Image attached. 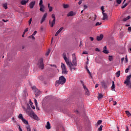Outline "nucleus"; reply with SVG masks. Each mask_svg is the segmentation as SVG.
I'll return each instance as SVG.
<instances>
[{"label":"nucleus","mask_w":131,"mask_h":131,"mask_svg":"<svg viewBox=\"0 0 131 131\" xmlns=\"http://www.w3.org/2000/svg\"><path fill=\"white\" fill-rule=\"evenodd\" d=\"M66 82V79L64 76H61L59 77V80L56 81L55 82V86H59L60 84H64Z\"/></svg>","instance_id":"obj_1"},{"label":"nucleus","mask_w":131,"mask_h":131,"mask_svg":"<svg viewBox=\"0 0 131 131\" xmlns=\"http://www.w3.org/2000/svg\"><path fill=\"white\" fill-rule=\"evenodd\" d=\"M63 58L68 66L71 68V69H72V66H73V64H72V62H71V60H70L69 59H68L66 57V53H63Z\"/></svg>","instance_id":"obj_2"},{"label":"nucleus","mask_w":131,"mask_h":131,"mask_svg":"<svg viewBox=\"0 0 131 131\" xmlns=\"http://www.w3.org/2000/svg\"><path fill=\"white\" fill-rule=\"evenodd\" d=\"M52 19H53L52 21L51 20H49V24L51 27H53L54 25H55V23H56V16L55 14H53L51 15Z\"/></svg>","instance_id":"obj_3"},{"label":"nucleus","mask_w":131,"mask_h":131,"mask_svg":"<svg viewBox=\"0 0 131 131\" xmlns=\"http://www.w3.org/2000/svg\"><path fill=\"white\" fill-rule=\"evenodd\" d=\"M61 68L62 69V74H67V73H68V71H67L66 66H65L63 62L61 63Z\"/></svg>","instance_id":"obj_4"},{"label":"nucleus","mask_w":131,"mask_h":131,"mask_svg":"<svg viewBox=\"0 0 131 131\" xmlns=\"http://www.w3.org/2000/svg\"><path fill=\"white\" fill-rule=\"evenodd\" d=\"M18 118L20 119V120H21L25 124H28V121L26 120V119H24V118L23 117V115H22V114H20L19 115Z\"/></svg>","instance_id":"obj_5"},{"label":"nucleus","mask_w":131,"mask_h":131,"mask_svg":"<svg viewBox=\"0 0 131 131\" xmlns=\"http://www.w3.org/2000/svg\"><path fill=\"white\" fill-rule=\"evenodd\" d=\"M29 116H30V117H32V118H34L35 120H38V117H37V116L35 114L34 112H31L30 113Z\"/></svg>","instance_id":"obj_6"},{"label":"nucleus","mask_w":131,"mask_h":131,"mask_svg":"<svg viewBox=\"0 0 131 131\" xmlns=\"http://www.w3.org/2000/svg\"><path fill=\"white\" fill-rule=\"evenodd\" d=\"M38 64L39 68H40V69H43V59L42 58L39 59Z\"/></svg>","instance_id":"obj_7"},{"label":"nucleus","mask_w":131,"mask_h":131,"mask_svg":"<svg viewBox=\"0 0 131 131\" xmlns=\"http://www.w3.org/2000/svg\"><path fill=\"white\" fill-rule=\"evenodd\" d=\"M48 16V13H46L43 14V16L42 17L41 20H40V24H42L45 21H46V18Z\"/></svg>","instance_id":"obj_8"},{"label":"nucleus","mask_w":131,"mask_h":131,"mask_svg":"<svg viewBox=\"0 0 131 131\" xmlns=\"http://www.w3.org/2000/svg\"><path fill=\"white\" fill-rule=\"evenodd\" d=\"M83 89L85 91V95L88 96L89 97L90 95V91H89V89H88V88H86V86H84Z\"/></svg>","instance_id":"obj_9"},{"label":"nucleus","mask_w":131,"mask_h":131,"mask_svg":"<svg viewBox=\"0 0 131 131\" xmlns=\"http://www.w3.org/2000/svg\"><path fill=\"white\" fill-rule=\"evenodd\" d=\"M35 5V1H33L30 3L29 7L30 9H33Z\"/></svg>","instance_id":"obj_10"},{"label":"nucleus","mask_w":131,"mask_h":131,"mask_svg":"<svg viewBox=\"0 0 131 131\" xmlns=\"http://www.w3.org/2000/svg\"><path fill=\"white\" fill-rule=\"evenodd\" d=\"M63 29H64V28L63 27H61L55 33V36H58L59 33H60V32H61Z\"/></svg>","instance_id":"obj_11"},{"label":"nucleus","mask_w":131,"mask_h":131,"mask_svg":"<svg viewBox=\"0 0 131 131\" xmlns=\"http://www.w3.org/2000/svg\"><path fill=\"white\" fill-rule=\"evenodd\" d=\"M102 14L103 16V20H107L108 19V15H107V13L102 12Z\"/></svg>","instance_id":"obj_12"},{"label":"nucleus","mask_w":131,"mask_h":131,"mask_svg":"<svg viewBox=\"0 0 131 131\" xmlns=\"http://www.w3.org/2000/svg\"><path fill=\"white\" fill-rule=\"evenodd\" d=\"M72 64L74 66H77V61H76V58H73Z\"/></svg>","instance_id":"obj_13"},{"label":"nucleus","mask_w":131,"mask_h":131,"mask_svg":"<svg viewBox=\"0 0 131 131\" xmlns=\"http://www.w3.org/2000/svg\"><path fill=\"white\" fill-rule=\"evenodd\" d=\"M103 53H104V54H109V51L107 50V47L104 46V47L103 48Z\"/></svg>","instance_id":"obj_14"},{"label":"nucleus","mask_w":131,"mask_h":131,"mask_svg":"<svg viewBox=\"0 0 131 131\" xmlns=\"http://www.w3.org/2000/svg\"><path fill=\"white\" fill-rule=\"evenodd\" d=\"M35 93V96L36 97H38V96H39L40 94H41V92H40V91L38 90H37V91Z\"/></svg>","instance_id":"obj_15"},{"label":"nucleus","mask_w":131,"mask_h":131,"mask_svg":"<svg viewBox=\"0 0 131 131\" xmlns=\"http://www.w3.org/2000/svg\"><path fill=\"white\" fill-rule=\"evenodd\" d=\"M46 127L47 129H51V124H50V122H49V121L47 122Z\"/></svg>","instance_id":"obj_16"},{"label":"nucleus","mask_w":131,"mask_h":131,"mask_svg":"<svg viewBox=\"0 0 131 131\" xmlns=\"http://www.w3.org/2000/svg\"><path fill=\"white\" fill-rule=\"evenodd\" d=\"M29 2V0H22L20 2L21 5H26L27 3H28Z\"/></svg>","instance_id":"obj_17"},{"label":"nucleus","mask_w":131,"mask_h":131,"mask_svg":"<svg viewBox=\"0 0 131 131\" xmlns=\"http://www.w3.org/2000/svg\"><path fill=\"white\" fill-rule=\"evenodd\" d=\"M101 85L102 88H104V89H107V85L106 84L105 81H103L101 82Z\"/></svg>","instance_id":"obj_18"},{"label":"nucleus","mask_w":131,"mask_h":131,"mask_svg":"<svg viewBox=\"0 0 131 131\" xmlns=\"http://www.w3.org/2000/svg\"><path fill=\"white\" fill-rule=\"evenodd\" d=\"M102 39H103V35L102 34H101V35H100L99 36L97 37V40H98V41L100 40H102Z\"/></svg>","instance_id":"obj_19"},{"label":"nucleus","mask_w":131,"mask_h":131,"mask_svg":"<svg viewBox=\"0 0 131 131\" xmlns=\"http://www.w3.org/2000/svg\"><path fill=\"white\" fill-rule=\"evenodd\" d=\"M111 90H112V91H115V84H114V81H113L112 82V85L111 86Z\"/></svg>","instance_id":"obj_20"},{"label":"nucleus","mask_w":131,"mask_h":131,"mask_svg":"<svg viewBox=\"0 0 131 131\" xmlns=\"http://www.w3.org/2000/svg\"><path fill=\"white\" fill-rule=\"evenodd\" d=\"M74 15V13L73 12V11H71L68 14H67V16L68 17H70L71 16H72Z\"/></svg>","instance_id":"obj_21"},{"label":"nucleus","mask_w":131,"mask_h":131,"mask_svg":"<svg viewBox=\"0 0 131 131\" xmlns=\"http://www.w3.org/2000/svg\"><path fill=\"white\" fill-rule=\"evenodd\" d=\"M130 80L126 79L125 81L124 82V84H126V85H128L129 84Z\"/></svg>","instance_id":"obj_22"},{"label":"nucleus","mask_w":131,"mask_h":131,"mask_svg":"<svg viewBox=\"0 0 131 131\" xmlns=\"http://www.w3.org/2000/svg\"><path fill=\"white\" fill-rule=\"evenodd\" d=\"M103 97H104V95H103L102 94H99L98 96V100H101V99H102Z\"/></svg>","instance_id":"obj_23"},{"label":"nucleus","mask_w":131,"mask_h":131,"mask_svg":"<svg viewBox=\"0 0 131 131\" xmlns=\"http://www.w3.org/2000/svg\"><path fill=\"white\" fill-rule=\"evenodd\" d=\"M40 11L41 12H45V6L43 5H41V6H40Z\"/></svg>","instance_id":"obj_24"},{"label":"nucleus","mask_w":131,"mask_h":131,"mask_svg":"<svg viewBox=\"0 0 131 131\" xmlns=\"http://www.w3.org/2000/svg\"><path fill=\"white\" fill-rule=\"evenodd\" d=\"M129 19H130V16L128 15L127 17L124 18L123 21H127V20H129Z\"/></svg>","instance_id":"obj_25"},{"label":"nucleus","mask_w":131,"mask_h":131,"mask_svg":"<svg viewBox=\"0 0 131 131\" xmlns=\"http://www.w3.org/2000/svg\"><path fill=\"white\" fill-rule=\"evenodd\" d=\"M48 9L49 12H52L53 11V7L51 6H50V3L48 4Z\"/></svg>","instance_id":"obj_26"},{"label":"nucleus","mask_w":131,"mask_h":131,"mask_svg":"<svg viewBox=\"0 0 131 131\" xmlns=\"http://www.w3.org/2000/svg\"><path fill=\"white\" fill-rule=\"evenodd\" d=\"M116 77H119V76H120V71H119L116 73Z\"/></svg>","instance_id":"obj_27"},{"label":"nucleus","mask_w":131,"mask_h":131,"mask_svg":"<svg viewBox=\"0 0 131 131\" xmlns=\"http://www.w3.org/2000/svg\"><path fill=\"white\" fill-rule=\"evenodd\" d=\"M32 89L35 92V93H36V91H37V89H36V86H32Z\"/></svg>","instance_id":"obj_28"},{"label":"nucleus","mask_w":131,"mask_h":131,"mask_svg":"<svg viewBox=\"0 0 131 131\" xmlns=\"http://www.w3.org/2000/svg\"><path fill=\"white\" fill-rule=\"evenodd\" d=\"M63 7L64 9H67V8H69V5L63 4Z\"/></svg>","instance_id":"obj_29"},{"label":"nucleus","mask_w":131,"mask_h":131,"mask_svg":"<svg viewBox=\"0 0 131 131\" xmlns=\"http://www.w3.org/2000/svg\"><path fill=\"white\" fill-rule=\"evenodd\" d=\"M50 53H51V50L50 49L48 50V52L46 53V56L48 57L49 55H50Z\"/></svg>","instance_id":"obj_30"},{"label":"nucleus","mask_w":131,"mask_h":131,"mask_svg":"<svg viewBox=\"0 0 131 131\" xmlns=\"http://www.w3.org/2000/svg\"><path fill=\"white\" fill-rule=\"evenodd\" d=\"M130 68V66H129L128 67L127 69H126V70H125V73H128V70H129Z\"/></svg>","instance_id":"obj_31"},{"label":"nucleus","mask_w":131,"mask_h":131,"mask_svg":"<svg viewBox=\"0 0 131 131\" xmlns=\"http://www.w3.org/2000/svg\"><path fill=\"white\" fill-rule=\"evenodd\" d=\"M3 8L5 9V10H7L8 9V4H5L3 5Z\"/></svg>","instance_id":"obj_32"},{"label":"nucleus","mask_w":131,"mask_h":131,"mask_svg":"<svg viewBox=\"0 0 131 131\" xmlns=\"http://www.w3.org/2000/svg\"><path fill=\"white\" fill-rule=\"evenodd\" d=\"M108 60L109 61H112V60H113V57H112V56H108Z\"/></svg>","instance_id":"obj_33"},{"label":"nucleus","mask_w":131,"mask_h":131,"mask_svg":"<svg viewBox=\"0 0 131 131\" xmlns=\"http://www.w3.org/2000/svg\"><path fill=\"white\" fill-rule=\"evenodd\" d=\"M42 3H43L42 0H40V3H39V5L40 7H41V6H43V5H42Z\"/></svg>","instance_id":"obj_34"},{"label":"nucleus","mask_w":131,"mask_h":131,"mask_svg":"<svg viewBox=\"0 0 131 131\" xmlns=\"http://www.w3.org/2000/svg\"><path fill=\"white\" fill-rule=\"evenodd\" d=\"M101 24H102V23L101 22H97L96 23L95 26H99V25H101Z\"/></svg>","instance_id":"obj_35"},{"label":"nucleus","mask_w":131,"mask_h":131,"mask_svg":"<svg viewBox=\"0 0 131 131\" xmlns=\"http://www.w3.org/2000/svg\"><path fill=\"white\" fill-rule=\"evenodd\" d=\"M103 128V126L101 125L99 128H98V131H102V129Z\"/></svg>","instance_id":"obj_36"},{"label":"nucleus","mask_w":131,"mask_h":131,"mask_svg":"<svg viewBox=\"0 0 131 131\" xmlns=\"http://www.w3.org/2000/svg\"><path fill=\"white\" fill-rule=\"evenodd\" d=\"M34 103H35V106H37V100H36V99L35 98H34Z\"/></svg>","instance_id":"obj_37"},{"label":"nucleus","mask_w":131,"mask_h":131,"mask_svg":"<svg viewBox=\"0 0 131 131\" xmlns=\"http://www.w3.org/2000/svg\"><path fill=\"white\" fill-rule=\"evenodd\" d=\"M127 6V3L124 4L123 6L121 7V9H124Z\"/></svg>","instance_id":"obj_38"},{"label":"nucleus","mask_w":131,"mask_h":131,"mask_svg":"<svg viewBox=\"0 0 131 131\" xmlns=\"http://www.w3.org/2000/svg\"><path fill=\"white\" fill-rule=\"evenodd\" d=\"M30 38H32V39H35V38L34 37V36L33 35H31L29 36Z\"/></svg>","instance_id":"obj_39"},{"label":"nucleus","mask_w":131,"mask_h":131,"mask_svg":"<svg viewBox=\"0 0 131 131\" xmlns=\"http://www.w3.org/2000/svg\"><path fill=\"white\" fill-rule=\"evenodd\" d=\"M74 66L73 64V66L72 67V69L70 68V67H69V68H70V69L71 70V71H72V69H74V70H76V68H73Z\"/></svg>","instance_id":"obj_40"},{"label":"nucleus","mask_w":131,"mask_h":131,"mask_svg":"<svg viewBox=\"0 0 131 131\" xmlns=\"http://www.w3.org/2000/svg\"><path fill=\"white\" fill-rule=\"evenodd\" d=\"M72 58L73 59H76V56L75 55V53L72 54Z\"/></svg>","instance_id":"obj_41"},{"label":"nucleus","mask_w":131,"mask_h":131,"mask_svg":"<svg viewBox=\"0 0 131 131\" xmlns=\"http://www.w3.org/2000/svg\"><path fill=\"white\" fill-rule=\"evenodd\" d=\"M117 3L118 4V5H120V4H121V0H117Z\"/></svg>","instance_id":"obj_42"},{"label":"nucleus","mask_w":131,"mask_h":131,"mask_svg":"<svg viewBox=\"0 0 131 131\" xmlns=\"http://www.w3.org/2000/svg\"><path fill=\"white\" fill-rule=\"evenodd\" d=\"M31 22H32V18H31L29 20V25H30V24H31Z\"/></svg>","instance_id":"obj_43"},{"label":"nucleus","mask_w":131,"mask_h":131,"mask_svg":"<svg viewBox=\"0 0 131 131\" xmlns=\"http://www.w3.org/2000/svg\"><path fill=\"white\" fill-rule=\"evenodd\" d=\"M101 10L102 11V13H104L105 12V10H104V6H102L101 7Z\"/></svg>","instance_id":"obj_44"},{"label":"nucleus","mask_w":131,"mask_h":131,"mask_svg":"<svg viewBox=\"0 0 131 131\" xmlns=\"http://www.w3.org/2000/svg\"><path fill=\"white\" fill-rule=\"evenodd\" d=\"M130 78H131V75L128 76L127 77L126 79H128V80H130Z\"/></svg>","instance_id":"obj_45"},{"label":"nucleus","mask_w":131,"mask_h":131,"mask_svg":"<svg viewBox=\"0 0 131 131\" xmlns=\"http://www.w3.org/2000/svg\"><path fill=\"white\" fill-rule=\"evenodd\" d=\"M38 79H39L40 80H43V77H42V76H40V77H39Z\"/></svg>","instance_id":"obj_46"},{"label":"nucleus","mask_w":131,"mask_h":131,"mask_svg":"<svg viewBox=\"0 0 131 131\" xmlns=\"http://www.w3.org/2000/svg\"><path fill=\"white\" fill-rule=\"evenodd\" d=\"M102 123V121L101 120H99L97 122L98 124H101Z\"/></svg>","instance_id":"obj_47"},{"label":"nucleus","mask_w":131,"mask_h":131,"mask_svg":"<svg viewBox=\"0 0 131 131\" xmlns=\"http://www.w3.org/2000/svg\"><path fill=\"white\" fill-rule=\"evenodd\" d=\"M82 54H83V55H88V52H87V51H84V52L82 53Z\"/></svg>","instance_id":"obj_48"},{"label":"nucleus","mask_w":131,"mask_h":131,"mask_svg":"<svg viewBox=\"0 0 131 131\" xmlns=\"http://www.w3.org/2000/svg\"><path fill=\"white\" fill-rule=\"evenodd\" d=\"M125 60L126 63H127V62H128V60L127 59V56L125 57Z\"/></svg>","instance_id":"obj_49"},{"label":"nucleus","mask_w":131,"mask_h":131,"mask_svg":"<svg viewBox=\"0 0 131 131\" xmlns=\"http://www.w3.org/2000/svg\"><path fill=\"white\" fill-rule=\"evenodd\" d=\"M29 103L30 105L33 104V103H32V101H31V100H29Z\"/></svg>","instance_id":"obj_50"},{"label":"nucleus","mask_w":131,"mask_h":131,"mask_svg":"<svg viewBox=\"0 0 131 131\" xmlns=\"http://www.w3.org/2000/svg\"><path fill=\"white\" fill-rule=\"evenodd\" d=\"M31 107L32 108V109H35V107L34 105H33V104H31Z\"/></svg>","instance_id":"obj_51"},{"label":"nucleus","mask_w":131,"mask_h":131,"mask_svg":"<svg viewBox=\"0 0 131 131\" xmlns=\"http://www.w3.org/2000/svg\"><path fill=\"white\" fill-rule=\"evenodd\" d=\"M36 33H37V31H35L34 32V33H33L32 35H33L34 36V35H35V34H36Z\"/></svg>","instance_id":"obj_52"},{"label":"nucleus","mask_w":131,"mask_h":131,"mask_svg":"<svg viewBox=\"0 0 131 131\" xmlns=\"http://www.w3.org/2000/svg\"><path fill=\"white\" fill-rule=\"evenodd\" d=\"M50 66H51V67H55V68H57V66L55 64H50Z\"/></svg>","instance_id":"obj_53"},{"label":"nucleus","mask_w":131,"mask_h":131,"mask_svg":"<svg viewBox=\"0 0 131 131\" xmlns=\"http://www.w3.org/2000/svg\"><path fill=\"white\" fill-rule=\"evenodd\" d=\"M95 51H96V52H100V49H99V48H96L95 49Z\"/></svg>","instance_id":"obj_54"},{"label":"nucleus","mask_w":131,"mask_h":131,"mask_svg":"<svg viewBox=\"0 0 131 131\" xmlns=\"http://www.w3.org/2000/svg\"><path fill=\"white\" fill-rule=\"evenodd\" d=\"M27 31H28V28H26V29L25 30L24 33H26V32H27Z\"/></svg>","instance_id":"obj_55"},{"label":"nucleus","mask_w":131,"mask_h":131,"mask_svg":"<svg viewBox=\"0 0 131 131\" xmlns=\"http://www.w3.org/2000/svg\"><path fill=\"white\" fill-rule=\"evenodd\" d=\"M81 83H82V85H83V88H84V86H85L84 85V83L83 82V81H81Z\"/></svg>","instance_id":"obj_56"},{"label":"nucleus","mask_w":131,"mask_h":131,"mask_svg":"<svg viewBox=\"0 0 131 131\" xmlns=\"http://www.w3.org/2000/svg\"><path fill=\"white\" fill-rule=\"evenodd\" d=\"M79 5H81V4H82V0H80L79 2H78Z\"/></svg>","instance_id":"obj_57"},{"label":"nucleus","mask_w":131,"mask_h":131,"mask_svg":"<svg viewBox=\"0 0 131 131\" xmlns=\"http://www.w3.org/2000/svg\"><path fill=\"white\" fill-rule=\"evenodd\" d=\"M84 10H85V9H86L88 8V6L86 5H84Z\"/></svg>","instance_id":"obj_58"},{"label":"nucleus","mask_w":131,"mask_h":131,"mask_svg":"<svg viewBox=\"0 0 131 131\" xmlns=\"http://www.w3.org/2000/svg\"><path fill=\"white\" fill-rule=\"evenodd\" d=\"M90 38L91 41H93V40H94V38L93 37H90Z\"/></svg>","instance_id":"obj_59"},{"label":"nucleus","mask_w":131,"mask_h":131,"mask_svg":"<svg viewBox=\"0 0 131 131\" xmlns=\"http://www.w3.org/2000/svg\"><path fill=\"white\" fill-rule=\"evenodd\" d=\"M99 86V84H96L95 85V89H97Z\"/></svg>","instance_id":"obj_60"},{"label":"nucleus","mask_w":131,"mask_h":131,"mask_svg":"<svg viewBox=\"0 0 131 131\" xmlns=\"http://www.w3.org/2000/svg\"><path fill=\"white\" fill-rule=\"evenodd\" d=\"M128 31H131V27H129L128 28Z\"/></svg>","instance_id":"obj_61"},{"label":"nucleus","mask_w":131,"mask_h":131,"mask_svg":"<svg viewBox=\"0 0 131 131\" xmlns=\"http://www.w3.org/2000/svg\"><path fill=\"white\" fill-rule=\"evenodd\" d=\"M113 98H111L110 99H109V102L110 103V102H111V101H113Z\"/></svg>","instance_id":"obj_62"},{"label":"nucleus","mask_w":131,"mask_h":131,"mask_svg":"<svg viewBox=\"0 0 131 131\" xmlns=\"http://www.w3.org/2000/svg\"><path fill=\"white\" fill-rule=\"evenodd\" d=\"M19 131H23V130H22V129L21 128V127H20V126H19Z\"/></svg>","instance_id":"obj_63"},{"label":"nucleus","mask_w":131,"mask_h":131,"mask_svg":"<svg viewBox=\"0 0 131 131\" xmlns=\"http://www.w3.org/2000/svg\"><path fill=\"white\" fill-rule=\"evenodd\" d=\"M123 61H124V57H123L121 58V62L122 63V62H123Z\"/></svg>","instance_id":"obj_64"}]
</instances>
